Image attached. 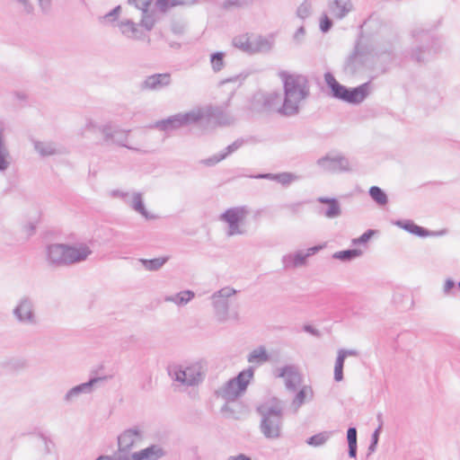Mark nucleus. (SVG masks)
I'll use <instances>...</instances> for the list:
<instances>
[{
	"instance_id": "1",
	"label": "nucleus",
	"mask_w": 460,
	"mask_h": 460,
	"mask_svg": "<svg viewBox=\"0 0 460 460\" xmlns=\"http://www.w3.org/2000/svg\"><path fill=\"white\" fill-rule=\"evenodd\" d=\"M280 77L284 86L285 116L292 117L299 113L301 107L310 95V85L307 78L302 75L282 72Z\"/></svg>"
},
{
	"instance_id": "2",
	"label": "nucleus",
	"mask_w": 460,
	"mask_h": 460,
	"mask_svg": "<svg viewBox=\"0 0 460 460\" xmlns=\"http://www.w3.org/2000/svg\"><path fill=\"white\" fill-rule=\"evenodd\" d=\"M378 49L368 40L359 39L353 51L346 58L343 70L347 75L374 72Z\"/></svg>"
},
{
	"instance_id": "3",
	"label": "nucleus",
	"mask_w": 460,
	"mask_h": 460,
	"mask_svg": "<svg viewBox=\"0 0 460 460\" xmlns=\"http://www.w3.org/2000/svg\"><path fill=\"white\" fill-rule=\"evenodd\" d=\"M284 403L278 398L261 403L257 407L261 416L260 429L268 439H277L281 436Z\"/></svg>"
},
{
	"instance_id": "4",
	"label": "nucleus",
	"mask_w": 460,
	"mask_h": 460,
	"mask_svg": "<svg viewBox=\"0 0 460 460\" xmlns=\"http://www.w3.org/2000/svg\"><path fill=\"white\" fill-rule=\"evenodd\" d=\"M251 214L248 206H236L227 208L219 216V220L226 225L225 233L230 238L238 235H246L248 227L246 219Z\"/></svg>"
},
{
	"instance_id": "5",
	"label": "nucleus",
	"mask_w": 460,
	"mask_h": 460,
	"mask_svg": "<svg viewBox=\"0 0 460 460\" xmlns=\"http://www.w3.org/2000/svg\"><path fill=\"white\" fill-rule=\"evenodd\" d=\"M236 293V289L227 286L216 291L210 296L214 315L217 322L224 323L229 320L239 321V313L230 310L232 298Z\"/></svg>"
},
{
	"instance_id": "6",
	"label": "nucleus",
	"mask_w": 460,
	"mask_h": 460,
	"mask_svg": "<svg viewBox=\"0 0 460 460\" xmlns=\"http://www.w3.org/2000/svg\"><path fill=\"white\" fill-rule=\"evenodd\" d=\"M229 102L221 106L205 105L194 107L195 113H198L197 123L206 121L208 124L214 123L217 126L232 125L235 121V118L226 111Z\"/></svg>"
},
{
	"instance_id": "7",
	"label": "nucleus",
	"mask_w": 460,
	"mask_h": 460,
	"mask_svg": "<svg viewBox=\"0 0 460 460\" xmlns=\"http://www.w3.org/2000/svg\"><path fill=\"white\" fill-rule=\"evenodd\" d=\"M252 377L253 369L252 367H248L241 371L236 377L227 381L217 391V394L227 402H234L245 393Z\"/></svg>"
},
{
	"instance_id": "8",
	"label": "nucleus",
	"mask_w": 460,
	"mask_h": 460,
	"mask_svg": "<svg viewBox=\"0 0 460 460\" xmlns=\"http://www.w3.org/2000/svg\"><path fill=\"white\" fill-rule=\"evenodd\" d=\"M412 37L415 38L416 40L427 43L425 46H416L411 51V58L419 63L428 61L441 49L440 41L435 40L428 31L423 28H415L412 31Z\"/></svg>"
},
{
	"instance_id": "9",
	"label": "nucleus",
	"mask_w": 460,
	"mask_h": 460,
	"mask_svg": "<svg viewBox=\"0 0 460 460\" xmlns=\"http://www.w3.org/2000/svg\"><path fill=\"white\" fill-rule=\"evenodd\" d=\"M146 436V428L143 424H137L125 429L118 437L119 450L114 455V460H119L122 455H131L129 451L139 447Z\"/></svg>"
},
{
	"instance_id": "10",
	"label": "nucleus",
	"mask_w": 460,
	"mask_h": 460,
	"mask_svg": "<svg viewBox=\"0 0 460 460\" xmlns=\"http://www.w3.org/2000/svg\"><path fill=\"white\" fill-rule=\"evenodd\" d=\"M197 115L194 108L186 112H179L164 119L157 120L150 127L163 132H172L181 128L197 123Z\"/></svg>"
},
{
	"instance_id": "11",
	"label": "nucleus",
	"mask_w": 460,
	"mask_h": 460,
	"mask_svg": "<svg viewBox=\"0 0 460 460\" xmlns=\"http://www.w3.org/2000/svg\"><path fill=\"white\" fill-rule=\"evenodd\" d=\"M12 313L16 323L21 325L35 326L39 323L35 303L28 296L19 298Z\"/></svg>"
},
{
	"instance_id": "12",
	"label": "nucleus",
	"mask_w": 460,
	"mask_h": 460,
	"mask_svg": "<svg viewBox=\"0 0 460 460\" xmlns=\"http://www.w3.org/2000/svg\"><path fill=\"white\" fill-rule=\"evenodd\" d=\"M170 375L175 381L185 385H196L205 376V370L200 363L190 366H175L170 370Z\"/></svg>"
},
{
	"instance_id": "13",
	"label": "nucleus",
	"mask_w": 460,
	"mask_h": 460,
	"mask_svg": "<svg viewBox=\"0 0 460 460\" xmlns=\"http://www.w3.org/2000/svg\"><path fill=\"white\" fill-rule=\"evenodd\" d=\"M323 245H315L306 250H298L284 255L281 259L286 270L297 269L306 266L307 259L323 249Z\"/></svg>"
},
{
	"instance_id": "14",
	"label": "nucleus",
	"mask_w": 460,
	"mask_h": 460,
	"mask_svg": "<svg viewBox=\"0 0 460 460\" xmlns=\"http://www.w3.org/2000/svg\"><path fill=\"white\" fill-rule=\"evenodd\" d=\"M316 164L323 172L331 173L349 172L351 170L349 161L341 155H327L319 158Z\"/></svg>"
},
{
	"instance_id": "15",
	"label": "nucleus",
	"mask_w": 460,
	"mask_h": 460,
	"mask_svg": "<svg viewBox=\"0 0 460 460\" xmlns=\"http://www.w3.org/2000/svg\"><path fill=\"white\" fill-rule=\"evenodd\" d=\"M99 130L106 142L130 148L127 145L129 130L121 129L111 122L101 126Z\"/></svg>"
},
{
	"instance_id": "16",
	"label": "nucleus",
	"mask_w": 460,
	"mask_h": 460,
	"mask_svg": "<svg viewBox=\"0 0 460 460\" xmlns=\"http://www.w3.org/2000/svg\"><path fill=\"white\" fill-rule=\"evenodd\" d=\"M46 261L49 267L59 268L68 266L66 244L52 243L46 247Z\"/></svg>"
},
{
	"instance_id": "17",
	"label": "nucleus",
	"mask_w": 460,
	"mask_h": 460,
	"mask_svg": "<svg viewBox=\"0 0 460 460\" xmlns=\"http://www.w3.org/2000/svg\"><path fill=\"white\" fill-rule=\"evenodd\" d=\"M116 26L119 33L129 40H144L146 38V33L143 31L139 22H135L130 18H122L119 20Z\"/></svg>"
},
{
	"instance_id": "18",
	"label": "nucleus",
	"mask_w": 460,
	"mask_h": 460,
	"mask_svg": "<svg viewBox=\"0 0 460 460\" xmlns=\"http://www.w3.org/2000/svg\"><path fill=\"white\" fill-rule=\"evenodd\" d=\"M107 376L93 377L88 382L82 383L69 389L63 397V401L66 404L76 402L82 394H89L93 393V386L101 381L106 380Z\"/></svg>"
},
{
	"instance_id": "19",
	"label": "nucleus",
	"mask_w": 460,
	"mask_h": 460,
	"mask_svg": "<svg viewBox=\"0 0 460 460\" xmlns=\"http://www.w3.org/2000/svg\"><path fill=\"white\" fill-rule=\"evenodd\" d=\"M278 377L284 379L287 390L294 392L302 383V375L297 367L288 365L278 369Z\"/></svg>"
},
{
	"instance_id": "20",
	"label": "nucleus",
	"mask_w": 460,
	"mask_h": 460,
	"mask_svg": "<svg viewBox=\"0 0 460 460\" xmlns=\"http://www.w3.org/2000/svg\"><path fill=\"white\" fill-rule=\"evenodd\" d=\"M92 253L91 247L85 243L66 244L68 266L85 261Z\"/></svg>"
},
{
	"instance_id": "21",
	"label": "nucleus",
	"mask_w": 460,
	"mask_h": 460,
	"mask_svg": "<svg viewBox=\"0 0 460 460\" xmlns=\"http://www.w3.org/2000/svg\"><path fill=\"white\" fill-rule=\"evenodd\" d=\"M146 220H154L156 216L149 212L145 205L144 194L140 191H131L125 204Z\"/></svg>"
},
{
	"instance_id": "22",
	"label": "nucleus",
	"mask_w": 460,
	"mask_h": 460,
	"mask_svg": "<svg viewBox=\"0 0 460 460\" xmlns=\"http://www.w3.org/2000/svg\"><path fill=\"white\" fill-rule=\"evenodd\" d=\"M164 455V451L159 445H152L131 455H122L119 460H158Z\"/></svg>"
},
{
	"instance_id": "23",
	"label": "nucleus",
	"mask_w": 460,
	"mask_h": 460,
	"mask_svg": "<svg viewBox=\"0 0 460 460\" xmlns=\"http://www.w3.org/2000/svg\"><path fill=\"white\" fill-rule=\"evenodd\" d=\"M172 75L170 73L154 74L146 77L141 84V88L150 91H160L170 86Z\"/></svg>"
},
{
	"instance_id": "24",
	"label": "nucleus",
	"mask_w": 460,
	"mask_h": 460,
	"mask_svg": "<svg viewBox=\"0 0 460 460\" xmlns=\"http://www.w3.org/2000/svg\"><path fill=\"white\" fill-rule=\"evenodd\" d=\"M34 150L40 155L41 157H47L51 155H58L66 153L64 147L58 145L56 142L49 141V140H33L32 141Z\"/></svg>"
},
{
	"instance_id": "25",
	"label": "nucleus",
	"mask_w": 460,
	"mask_h": 460,
	"mask_svg": "<svg viewBox=\"0 0 460 460\" xmlns=\"http://www.w3.org/2000/svg\"><path fill=\"white\" fill-rule=\"evenodd\" d=\"M314 396V390L311 385H305L300 387L290 404L293 413H297L303 404L313 401Z\"/></svg>"
},
{
	"instance_id": "26",
	"label": "nucleus",
	"mask_w": 460,
	"mask_h": 460,
	"mask_svg": "<svg viewBox=\"0 0 460 460\" xmlns=\"http://www.w3.org/2000/svg\"><path fill=\"white\" fill-rule=\"evenodd\" d=\"M371 91L370 82L364 83L358 87L349 89L344 102L353 104L361 103Z\"/></svg>"
},
{
	"instance_id": "27",
	"label": "nucleus",
	"mask_w": 460,
	"mask_h": 460,
	"mask_svg": "<svg viewBox=\"0 0 460 460\" xmlns=\"http://www.w3.org/2000/svg\"><path fill=\"white\" fill-rule=\"evenodd\" d=\"M12 164V155L7 145L4 128L0 121V172L6 171Z\"/></svg>"
},
{
	"instance_id": "28",
	"label": "nucleus",
	"mask_w": 460,
	"mask_h": 460,
	"mask_svg": "<svg viewBox=\"0 0 460 460\" xmlns=\"http://www.w3.org/2000/svg\"><path fill=\"white\" fill-rule=\"evenodd\" d=\"M317 201L327 206L321 210V213L326 218L333 219L341 216L342 211L338 199L334 198L319 197Z\"/></svg>"
},
{
	"instance_id": "29",
	"label": "nucleus",
	"mask_w": 460,
	"mask_h": 460,
	"mask_svg": "<svg viewBox=\"0 0 460 460\" xmlns=\"http://www.w3.org/2000/svg\"><path fill=\"white\" fill-rule=\"evenodd\" d=\"M395 225L398 226L399 227L406 230L407 232H409L412 234H415L417 236H420V237H426L429 235H443L447 233L446 229H443L438 233H430L429 230H427L420 226H417L411 220H405V221L399 220L395 223Z\"/></svg>"
},
{
	"instance_id": "30",
	"label": "nucleus",
	"mask_w": 460,
	"mask_h": 460,
	"mask_svg": "<svg viewBox=\"0 0 460 460\" xmlns=\"http://www.w3.org/2000/svg\"><path fill=\"white\" fill-rule=\"evenodd\" d=\"M257 179H267L275 181L284 187H288L295 181L300 180V176L293 172H281V173H261L254 176Z\"/></svg>"
},
{
	"instance_id": "31",
	"label": "nucleus",
	"mask_w": 460,
	"mask_h": 460,
	"mask_svg": "<svg viewBox=\"0 0 460 460\" xmlns=\"http://www.w3.org/2000/svg\"><path fill=\"white\" fill-rule=\"evenodd\" d=\"M263 104L265 109L270 111H276L282 116H285V111L282 108L284 106L283 96L279 93H269L264 95Z\"/></svg>"
},
{
	"instance_id": "32",
	"label": "nucleus",
	"mask_w": 460,
	"mask_h": 460,
	"mask_svg": "<svg viewBox=\"0 0 460 460\" xmlns=\"http://www.w3.org/2000/svg\"><path fill=\"white\" fill-rule=\"evenodd\" d=\"M350 0H332L329 3V13L337 19L344 18L352 10Z\"/></svg>"
},
{
	"instance_id": "33",
	"label": "nucleus",
	"mask_w": 460,
	"mask_h": 460,
	"mask_svg": "<svg viewBox=\"0 0 460 460\" xmlns=\"http://www.w3.org/2000/svg\"><path fill=\"white\" fill-rule=\"evenodd\" d=\"M324 81L331 89L332 97L344 101L348 88L341 84L330 72L324 74Z\"/></svg>"
},
{
	"instance_id": "34",
	"label": "nucleus",
	"mask_w": 460,
	"mask_h": 460,
	"mask_svg": "<svg viewBox=\"0 0 460 460\" xmlns=\"http://www.w3.org/2000/svg\"><path fill=\"white\" fill-rule=\"evenodd\" d=\"M274 44L273 37H263L252 34V54L259 52H269Z\"/></svg>"
},
{
	"instance_id": "35",
	"label": "nucleus",
	"mask_w": 460,
	"mask_h": 460,
	"mask_svg": "<svg viewBox=\"0 0 460 460\" xmlns=\"http://www.w3.org/2000/svg\"><path fill=\"white\" fill-rule=\"evenodd\" d=\"M157 20L158 18L156 15L155 9H150L149 7L146 10L141 11V19L139 24L141 28L145 29L147 31H150L155 27Z\"/></svg>"
},
{
	"instance_id": "36",
	"label": "nucleus",
	"mask_w": 460,
	"mask_h": 460,
	"mask_svg": "<svg viewBox=\"0 0 460 460\" xmlns=\"http://www.w3.org/2000/svg\"><path fill=\"white\" fill-rule=\"evenodd\" d=\"M195 296V293L191 290L181 291L174 295L166 296L165 302L173 303L178 306H183L191 301Z\"/></svg>"
},
{
	"instance_id": "37",
	"label": "nucleus",
	"mask_w": 460,
	"mask_h": 460,
	"mask_svg": "<svg viewBox=\"0 0 460 460\" xmlns=\"http://www.w3.org/2000/svg\"><path fill=\"white\" fill-rule=\"evenodd\" d=\"M233 45L240 50L252 54V34H243L233 39Z\"/></svg>"
},
{
	"instance_id": "38",
	"label": "nucleus",
	"mask_w": 460,
	"mask_h": 460,
	"mask_svg": "<svg viewBox=\"0 0 460 460\" xmlns=\"http://www.w3.org/2000/svg\"><path fill=\"white\" fill-rule=\"evenodd\" d=\"M196 2L197 0H156L155 8L162 13H165L171 7L193 4Z\"/></svg>"
},
{
	"instance_id": "39",
	"label": "nucleus",
	"mask_w": 460,
	"mask_h": 460,
	"mask_svg": "<svg viewBox=\"0 0 460 460\" xmlns=\"http://www.w3.org/2000/svg\"><path fill=\"white\" fill-rule=\"evenodd\" d=\"M268 359L269 356L267 350L262 346L252 350L247 357V360L249 363L257 365L262 364L268 361Z\"/></svg>"
},
{
	"instance_id": "40",
	"label": "nucleus",
	"mask_w": 460,
	"mask_h": 460,
	"mask_svg": "<svg viewBox=\"0 0 460 460\" xmlns=\"http://www.w3.org/2000/svg\"><path fill=\"white\" fill-rule=\"evenodd\" d=\"M169 260L168 256L155 259H140L139 261L146 270L155 271L160 270Z\"/></svg>"
},
{
	"instance_id": "41",
	"label": "nucleus",
	"mask_w": 460,
	"mask_h": 460,
	"mask_svg": "<svg viewBox=\"0 0 460 460\" xmlns=\"http://www.w3.org/2000/svg\"><path fill=\"white\" fill-rule=\"evenodd\" d=\"M362 254L363 252L359 249H349L334 252L332 254V258L335 260H340L341 261H351L362 256Z\"/></svg>"
},
{
	"instance_id": "42",
	"label": "nucleus",
	"mask_w": 460,
	"mask_h": 460,
	"mask_svg": "<svg viewBox=\"0 0 460 460\" xmlns=\"http://www.w3.org/2000/svg\"><path fill=\"white\" fill-rule=\"evenodd\" d=\"M369 196L379 206H385L388 203V197L385 192L377 186H372L369 189Z\"/></svg>"
},
{
	"instance_id": "43",
	"label": "nucleus",
	"mask_w": 460,
	"mask_h": 460,
	"mask_svg": "<svg viewBox=\"0 0 460 460\" xmlns=\"http://www.w3.org/2000/svg\"><path fill=\"white\" fill-rule=\"evenodd\" d=\"M347 440L349 447V456L351 458L357 456V429L350 427L347 430Z\"/></svg>"
},
{
	"instance_id": "44",
	"label": "nucleus",
	"mask_w": 460,
	"mask_h": 460,
	"mask_svg": "<svg viewBox=\"0 0 460 460\" xmlns=\"http://www.w3.org/2000/svg\"><path fill=\"white\" fill-rule=\"evenodd\" d=\"M225 53L224 52H215L213 54H211L210 56V63H211V66H212V69L215 71V72H219L223 69V67L225 66Z\"/></svg>"
},
{
	"instance_id": "45",
	"label": "nucleus",
	"mask_w": 460,
	"mask_h": 460,
	"mask_svg": "<svg viewBox=\"0 0 460 460\" xmlns=\"http://www.w3.org/2000/svg\"><path fill=\"white\" fill-rule=\"evenodd\" d=\"M330 432H321L316 435L310 437L306 443L313 447H320L326 443V441L330 438Z\"/></svg>"
},
{
	"instance_id": "46",
	"label": "nucleus",
	"mask_w": 460,
	"mask_h": 460,
	"mask_svg": "<svg viewBox=\"0 0 460 460\" xmlns=\"http://www.w3.org/2000/svg\"><path fill=\"white\" fill-rule=\"evenodd\" d=\"M344 362L345 359L342 358V355L338 354L334 366V380L336 382H341L343 379Z\"/></svg>"
},
{
	"instance_id": "47",
	"label": "nucleus",
	"mask_w": 460,
	"mask_h": 460,
	"mask_svg": "<svg viewBox=\"0 0 460 460\" xmlns=\"http://www.w3.org/2000/svg\"><path fill=\"white\" fill-rule=\"evenodd\" d=\"M296 16L301 20L308 18L312 13V4L308 1H304L296 9Z\"/></svg>"
},
{
	"instance_id": "48",
	"label": "nucleus",
	"mask_w": 460,
	"mask_h": 460,
	"mask_svg": "<svg viewBox=\"0 0 460 460\" xmlns=\"http://www.w3.org/2000/svg\"><path fill=\"white\" fill-rule=\"evenodd\" d=\"M376 234V230L368 229L363 234H361L359 237L355 238L352 240V243L354 245L358 244H363L367 243L375 234Z\"/></svg>"
},
{
	"instance_id": "49",
	"label": "nucleus",
	"mask_w": 460,
	"mask_h": 460,
	"mask_svg": "<svg viewBox=\"0 0 460 460\" xmlns=\"http://www.w3.org/2000/svg\"><path fill=\"white\" fill-rule=\"evenodd\" d=\"M244 141L243 139H237L233 142L231 145L226 147V149L221 152L223 155H225V159L234 152L237 151L243 145Z\"/></svg>"
},
{
	"instance_id": "50",
	"label": "nucleus",
	"mask_w": 460,
	"mask_h": 460,
	"mask_svg": "<svg viewBox=\"0 0 460 460\" xmlns=\"http://www.w3.org/2000/svg\"><path fill=\"white\" fill-rule=\"evenodd\" d=\"M130 193L131 191H126L123 190H111L109 192V196L113 199H119L126 204Z\"/></svg>"
},
{
	"instance_id": "51",
	"label": "nucleus",
	"mask_w": 460,
	"mask_h": 460,
	"mask_svg": "<svg viewBox=\"0 0 460 460\" xmlns=\"http://www.w3.org/2000/svg\"><path fill=\"white\" fill-rule=\"evenodd\" d=\"M10 365L13 369L20 370L28 367V361L22 358H14L10 360Z\"/></svg>"
},
{
	"instance_id": "52",
	"label": "nucleus",
	"mask_w": 460,
	"mask_h": 460,
	"mask_svg": "<svg viewBox=\"0 0 460 460\" xmlns=\"http://www.w3.org/2000/svg\"><path fill=\"white\" fill-rule=\"evenodd\" d=\"M224 159H225V155H223L221 153H219V154H216V155H212L209 158L201 160L200 163L206 166H214Z\"/></svg>"
},
{
	"instance_id": "53",
	"label": "nucleus",
	"mask_w": 460,
	"mask_h": 460,
	"mask_svg": "<svg viewBox=\"0 0 460 460\" xmlns=\"http://www.w3.org/2000/svg\"><path fill=\"white\" fill-rule=\"evenodd\" d=\"M128 3L134 5L137 9L143 11L151 6L152 0H128Z\"/></svg>"
},
{
	"instance_id": "54",
	"label": "nucleus",
	"mask_w": 460,
	"mask_h": 460,
	"mask_svg": "<svg viewBox=\"0 0 460 460\" xmlns=\"http://www.w3.org/2000/svg\"><path fill=\"white\" fill-rule=\"evenodd\" d=\"M332 26V20L326 15L323 14L320 21V29L323 32H327L331 30Z\"/></svg>"
},
{
	"instance_id": "55",
	"label": "nucleus",
	"mask_w": 460,
	"mask_h": 460,
	"mask_svg": "<svg viewBox=\"0 0 460 460\" xmlns=\"http://www.w3.org/2000/svg\"><path fill=\"white\" fill-rule=\"evenodd\" d=\"M120 11H121V6L118 5L115 8H113L111 12L106 13L102 18L104 20L116 21L119 18Z\"/></svg>"
},
{
	"instance_id": "56",
	"label": "nucleus",
	"mask_w": 460,
	"mask_h": 460,
	"mask_svg": "<svg viewBox=\"0 0 460 460\" xmlns=\"http://www.w3.org/2000/svg\"><path fill=\"white\" fill-rule=\"evenodd\" d=\"M305 36V30L304 26H300L293 35V40L296 43L300 44Z\"/></svg>"
},
{
	"instance_id": "57",
	"label": "nucleus",
	"mask_w": 460,
	"mask_h": 460,
	"mask_svg": "<svg viewBox=\"0 0 460 460\" xmlns=\"http://www.w3.org/2000/svg\"><path fill=\"white\" fill-rule=\"evenodd\" d=\"M455 281L451 279H447L443 286V293L445 296L450 295L451 290L455 288Z\"/></svg>"
},
{
	"instance_id": "58",
	"label": "nucleus",
	"mask_w": 460,
	"mask_h": 460,
	"mask_svg": "<svg viewBox=\"0 0 460 460\" xmlns=\"http://www.w3.org/2000/svg\"><path fill=\"white\" fill-rule=\"evenodd\" d=\"M338 354L339 355H342V358L344 359H346V358L348 356H351V357H357L358 356V350L356 349H339L338 350Z\"/></svg>"
},
{
	"instance_id": "59",
	"label": "nucleus",
	"mask_w": 460,
	"mask_h": 460,
	"mask_svg": "<svg viewBox=\"0 0 460 460\" xmlns=\"http://www.w3.org/2000/svg\"><path fill=\"white\" fill-rule=\"evenodd\" d=\"M17 3H19L25 13H32L33 11V6L32 4L30 3V0H15Z\"/></svg>"
},
{
	"instance_id": "60",
	"label": "nucleus",
	"mask_w": 460,
	"mask_h": 460,
	"mask_svg": "<svg viewBox=\"0 0 460 460\" xmlns=\"http://www.w3.org/2000/svg\"><path fill=\"white\" fill-rule=\"evenodd\" d=\"M303 330L315 337H319L321 335L320 332L310 324L304 325Z\"/></svg>"
},
{
	"instance_id": "61",
	"label": "nucleus",
	"mask_w": 460,
	"mask_h": 460,
	"mask_svg": "<svg viewBox=\"0 0 460 460\" xmlns=\"http://www.w3.org/2000/svg\"><path fill=\"white\" fill-rule=\"evenodd\" d=\"M39 5L43 12H48L51 6V0H38Z\"/></svg>"
},
{
	"instance_id": "62",
	"label": "nucleus",
	"mask_w": 460,
	"mask_h": 460,
	"mask_svg": "<svg viewBox=\"0 0 460 460\" xmlns=\"http://www.w3.org/2000/svg\"><path fill=\"white\" fill-rule=\"evenodd\" d=\"M243 3H244V0H226V1L225 2V6H226V7H230V6H240V5H242Z\"/></svg>"
},
{
	"instance_id": "63",
	"label": "nucleus",
	"mask_w": 460,
	"mask_h": 460,
	"mask_svg": "<svg viewBox=\"0 0 460 460\" xmlns=\"http://www.w3.org/2000/svg\"><path fill=\"white\" fill-rule=\"evenodd\" d=\"M227 460H252L251 457L244 454H238L236 456H231Z\"/></svg>"
},
{
	"instance_id": "64",
	"label": "nucleus",
	"mask_w": 460,
	"mask_h": 460,
	"mask_svg": "<svg viewBox=\"0 0 460 460\" xmlns=\"http://www.w3.org/2000/svg\"><path fill=\"white\" fill-rule=\"evenodd\" d=\"M381 429H382V426L379 425V427L373 432L372 437H371V441L372 442L378 443V439H379V435H380Z\"/></svg>"
}]
</instances>
